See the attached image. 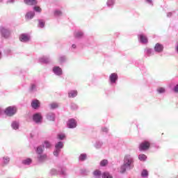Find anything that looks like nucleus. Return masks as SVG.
I'll use <instances>...</instances> for the list:
<instances>
[{"label":"nucleus","mask_w":178,"mask_h":178,"mask_svg":"<svg viewBox=\"0 0 178 178\" xmlns=\"http://www.w3.org/2000/svg\"><path fill=\"white\" fill-rule=\"evenodd\" d=\"M80 161H86L87 159V154H81L79 156Z\"/></svg>","instance_id":"obj_29"},{"label":"nucleus","mask_w":178,"mask_h":178,"mask_svg":"<svg viewBox=\"0 0 178 178\" xmlns=\"http://www.w3.org/2000/svg\"><path fill=\"white\" fill-rule=\"evenodd\" d=\"M31 162H33L31 159H26L22 161V163H24V165H30Z\"/></svg>","instance_id":"obj_22"},{"label":"nucleus","mask_w":178,"mask_h":178,"mask_svg":"<svg viewBox=\"0 0 178 178\" xmlns=\"http://www.w3.org/2000/svg\"><path fill=\"white\" fill-rule=\"evenodd\" d=\"M59 140H63L65 138V135H58Z\"/></svg>","instance_id":"obj_38"},{"label":"nucleus","mask_w":178,"mask_h":178,"mask_svg":"<svg viewBox=\"0 0 178 178\" xmlns=\"http://www.w3.org/2000/svg\"><path fill=\"white\" fill-rule=\"evenodd\" d=\"M1 33L4 38H9V37H10V31H9V29L1 28Z\"/></svg>","instance_id":"obj_5"},{"label":"nucleus","mask_w":178,"mask_h":178,"mask_svg":"<svg viewBox=\"0 0 178 178\" xmlns=\"http://www.w3.org/2000/svg\"><path fill=\"white\" fill-rule=\"evenodd\" d=\"M42 120V117L40 114L37 113L33 115V120L35 122V123H40Z\"/></svg>","instance_id":"obj_10"},{"label":"nucleus","mask_w":178,"mask_h":178,"mask_svg":"<svg viewBox=\"0 0 178 178\" xmlns=\"http://www.w3.org/2000/svg\"><path fill=\"white\" fill-rule=\"evenodd\" d=\"M108 165V160L104 159L100 162V165L102 166H106Z\"/></svg>","instance_id":"obj_28"},{"label":"nucleus","mask_w":178,"mask_h":178,"mask_svg":"<svg viewBox=\"0 0 178 178\" xmlns=\"http://www.w3.org/2000/svg\"><path fill=\"white\" fill-rule=\"evenodd\" d=\"M147 52H148V54H149L151 52V49H148Z\"/></svg>","instance_id":"obj_44"},{"label":"nucleus","mask_w":178,"mask_h":178,"mask_svg":"<svg viewBox=\"0 0 178 178\" xmlns=\"http://www.w3.org/2000/svg\"><path fill=\"white\" fill-rule=\"evenodd\" d=\"M142 177H148V170H143L141 172Z\"/></svg>","instance_id":"obj_24"},{"label":"nucleus","mask_w":178,"mask_h":178,"mask_svg":"<svg viewBox=\"0 0 178 178\" xmlns=\"http://www.w3.org/2000/svg\"><path fill=\"white\" fill-rule=\"evenodd\" d=\"M59 152H60V150L56 149V150L54 152V155H55V156H58V155H59Z\"/></svg>","instance_id":"obj_37"},{"label":"nucleus","mask_w":178,"mask_h":178,"mask_svg":"<svg viewBox=\"0 0 178 178\" xmlns=\"http://www.w3.org/2000/svg\"><path fill=\"white\" fill-rule=\"evenodd\" d=\"M44 147H45L46 148H51V143H49V142L48 141H44Z\"/></svg>","instance_id":"obj_31"},{"label":"nucleus","mask_w":178,"mask_h":178,"mask_svg":"<svg viewBox=\"0 0 178 178\" xmlns=\"http://www.w3.org/2000/svg\"><path fill=\"white\" fill-rule=\"evenodd\" d=\"M158 92H159V94H162V92H165V88H159L157 89Z\"/></svg>","instance_id":"obj_35"},{"label":"nucleus","mask_w":178,"mask_h":178,"mask_svg":"<svg viewBox=\"0 0 178 178\" xmlns=\"http://www.w3.org/2000/svg\"><path fill=\"white\" fill-rule=\"evenodd\" d=\"M174 91H175V92H178V85H177V86L174 88Z\"/></svg>","instance_id":"obj_39"},{"label":"nucleus","mask_w":178,"mask_h":178,"mask_svg":"<svg viewBox=\"0 0 178 178\" xmlns=\"http://www.w3.org/2000/svg\"><path fill=\"white\" fill-rule=\"evenodd\" d=\"M151 146V144L149 142L145 141L140 143L139 146L140 151H147V149H149V147Z\"/></svg>","instance_id":"obj_3"},{"label":"nucleus","mask_w":178,"mask_h":178,"mask_svg":"<svg viewBox=\"0 0 178 178\" xmlns=\"http://www.w3.org/2000/svg\"><path fill=\"white\" fill-rule=\"evenodd\" d=\"M0 2H2V0H0Z\"/></svg>","instance_id":"obj_46"},{"label":"nucleus","mask_w":178,"mask_h":178,"mask_svg":"<svg viewBox=\"0 0 178 178\" xmlns=\"http://www.w3.org/2000/svg\"><path fill=\"white\" fill-rule=\"evenodd\" d=\"M127 168L129 167H127L126 165H124V164H123V165L120 168V173H124Z\"/></svg>","instance_id":"obj_27"},{"label":"nucleus","mask_w":178,"mask_h":178,"mask_svg":"<svg viewBox=\"0 0 178 178\" xmlns=\"http://www.w3.org/2000/svg\"><path fill=\"white\" fill-rule=\"evenodd\" d=\"M116 80H118V74L113 73L110 76L111 83H116Z\"/></svg>","instance_id":"obj_13"},{"label":"nucleus","mask_w":178,"mask_h":178,"mask_svg":"<svg viewBox=\"0 0 178 178\" xmlns=\"http://www.w3.org/2000/svg\"><path fill=\"white\" fill-rule=\"evenodd\" d=\"M69 98H74L77 97V90H71L68 92Z\"/></svg>","instance_id":"obj_15"},{"label":"nucleus","mask_w":178,"mask_h":178,"mask_svg":"<svg viewBox=\"0 0 178 178\" xmlns=\"http://www.w3.org/2000/svg\"><path fill=\"white\" fill-rule=\"evenodd\" d=\"M148 3H152V0H146Z\"/></svg>","instance_id":"obj_41"},{"label":"nucleus","mask_w":178,"mask_h":178,"mask_svg":"<svg viewBox=\"0 0 178 178\" xmlns=\"http://www.w3.org/2000/svg\"><path fill=\"white\" fill-rule=\"evenodd\" d=\"M155 52H163V45L159 43H156L154 46Z\"/></svg>","instance_id":"obj_7"},{"label":"nucleus","mask_w":178,"mask_h":178,"mask_svg":"<svg viewBox=\"0 0 178 178\" xmlns=\"http://www.w3.org/2000/svg\"><path fill=\"white\" fill-rule=\"evenodd\" d=\"M67 126L69 129H74L77 126V122H76V120L72 118L67 122Z\"/></svg>","instance_id":"obj_4"},{"label":"nucleus","mask_w":178,"mask_h":178,"mask_svg":"<svg viewBox=\"0 0 178 178\" xmlns=\"http://www.w3.org/2000/svg\"><path fill=\"white\" fill-rule=\"evenodd\" d=\"M35 13L33 12H29L26 13V20H30L31 19H33L34 17Z\"/></svg>","instance_id":"obj_16"},{"label":"nucleus","mask_w":178,"mask_h":178,"mask_svg":"<svg viewBox=\"0 0 178 178\" xmlns=\"http://www.w3.org/2000/svg\"><path fill=\"white\" fill-rule=\"evenodd\" d=\"M72 48H76L75 44H72Z\"/></svg>","instance_id":"obj_45"},{"label":"nucleus","mask_w":178,"mask_h":178,"mask_svg":"<svg viewBox=\"0 0 178 178\" xmlns=\"http://www.w3.org/2000/svg\"><path fill=\"white\" fill-rule=\"evenodd\" d=\"M55 16H60L62 15V12L60 10H56L54 12Z\"/></svg>","instance_id":"obj_36"},{"label":"nucleus","mask_w":178,"mask_h":178,"mask_svg":"<svg viewBox=\"0 0 178 178\" xmlns=\"http://www.w3.org/2000/svg\"><path fill=\"white\" fill-rule=\"evenodd\" d=\"M34 88H35V85H32L31 86V90H34Z\"/></svg>","instance_id":"obj_42"},{"label":"nucleus","mask_w":178,"mask_h":178,"mask_svg":"<svg viewBox=\"0 0 178 178\" xmlns=\"http://www.w3.org/2000/svg\"><path fill=\"white\" fill-rule=\"evenodd\" d=\"M139 37H140V41L143 44H147L148 42V38H147V36L141 34L139 35Z\"/></svg>","instance_id":"obj_12"},{"label":"nucleus","mask_w":178,"mask_h":178,"mask_svg":"<svg viewBox=\"0 0 178 178\" xmlns=\"http://www.w3.org/2000/svg\"><path fill=\"white\" fill-rule=\"evenodd\" d=\"M16 112H17V108L14 106H9L5 111V113L7 116H13Z\"/></svg>","instance_id":"obj_2"},{"label":"nucleus","mask_w":178,"mask_h":178,"mask_svg":"<svg viewBox=\"0 0 178 178\" xmlns=\"http://www.w3.org/2000/svg\"><path fill=\"white\" fill-rule=\"evenodd\" d=\"M138 159H140V161H147V156L145 154H140L138 156Z\"/></svg>","instance_id":"obj_23"},{"label":"nucleus","mask_w":178,"mask_h":178,"mask_svg":"<svg viewBox=\"0 0 178 178\" xmlns=\"http://www.w3.org/2000/svg\"><path fill=\"white\" fill-rule=\"evenodd\" d=\"M101 171L99 170H96L94 171L93 175L95 177H101Z\"/></svg>","instance_id":"obj_21"},{"label":"nucleus","mask_w":178,"mask_h":178,"mask_svg":"<svg viewBox=\"0 0 178 178\" xmlns=\"http://www.w3.org/2000/svg\"><path fill=\"white\" fill-rule=\"evenodd\" d=\"M10 161V159L9 157H8V156L3 157L4 165H8V163H9Z\"/></svg>","instance_id":"obj_26"},{"label":"nucleus","mask_w":178,"mask_h":178,"mask_svg":"<svg viewBox=\"0 0 178 178\" xmlns=\"http://www.w3.org/2000/svg\"><path fill=\"white\" fill-rule=\"evenodd\" d=\"M134 162V161H133V158H131V156H130V155L125 156V157L124 159V166H127V168H129L130 169V166H131V165H133Z\"/></svg>","instance_id":"obj_1"},{"label":"nucleus","mask_w":178,"mask_h":178,"mask_svg":"<svg viewBox=\"0 0 178 178\" xmlns=\"http://www.w3.org/2000/svg\"><path fill=\"white\" fill-rule=\"evenodd\" d=\"M19 40L22 42H27L28 41H30V37L26 34H22L19 36Z\"/></svg>","instance_id":"obj_6"},{"label":"nucleus","mask_w":178,"mask_h":178,"mask_svg":"<svg viewBox=\"0 0 178 178\" xmlns=\"http://www.w3.org/2000/svg\"><path fill=\"white\" fill-rule=\"evenodd\" d=\"M43 152H44V148L42 146L38 147L36 150L37 154H38L39 155H41V154H42Z\"/></svg>","instance_id":"obj_19"},{"label":"nucleus","mask_w":178,"mask_h":178,"mask_svg":"<svg viewBox=\"0 0 178 178\" xmlns=\"http://www.w3.org/2000/svg\"><path fill=\"white\" fill-rule=\"evenodd\" d=\"M31 106L33 109H37V108H40V101L38 100H33L31 102Z\"/></svg>","instance_id":"obj_11"},{"label":"nucleus","mask_w":178,"mask_h":178,"mask_svg":"<svg viewBox=\"0 0 178 178\" xmlns=\"http://www.w3.org/2000/svg\"><path fill=\"white\" fill-rule=\"evenodd\" d=\"M55 147L56 149H58L59 151H60L61 148H63V143L62 142H58Z\"/></svg>","instance_id":"obj_18"},{"label":"nucleus","mask_w":178,"mask_h":178,"mask_svg":"<svg viewBox=\"0 0 178 178\" xmlns=\"http://www.w3.org/2000/svg\"><path fill=\"white\" fill-rule=\"evenodd\" d=\"M24 3H26V5H29V6H33L38 3V1H37V0H24Z\"/></svg>","instance_id":"obj_8"},{"label":"nucleus","mask_w":178,"mask_h":178,"mask_svg":"<svg viewBox=\"0 0 178 178\" xmlns=\"http://www.w3.org/2000/svg\"><path fill=\"white\" fill-rule=\"evenodd\" d=\"M113 3H115L114 0H108V1H107L108 6H112V5H113Z\"/></svg>","instance_id":"obj_33"},{"label":"nucleus","mask_w":178,"mask_h":178,"mask_svg":"<svg viewBox=\"0 0 178 178\" xmlns=\"http://www.w3.org/2000/svg\"><path fill=\"white\" fill-rule=\"evenodd\" d=\"M102 130H103V131H106V132L108 131V129H106V128H104Z\"/></svg>","instance_id":"obj_43"},{"label":"nucleus","mask_w":178,"mask_h":178,"mask_svg":"<svg viewBox=\"0 0 178 178\" xmlns=\"http://www.w3.org/2000/svg\"><path fill=\"white\" fill-rule=\"evenodd\" d=\"M51 108V109H56L58 108V104L56 103H52L50 104Z\"/></svg>","instance_id":"obj_32"},{"label":"nucleus","mask_w":178,"mask_h":178,"mask_svg":"<svg viewBox=\"0 0 178 178\" xmlns=\"http://www.w3.org/2000/svg\"><path fill=\"white\" fill-rule=\"evenodd\" d=\"M12 127L13 129H14L15 130H17V129H19V123L14 122L12 124Z\"/></svg>","instance_id":"obj_25"},{"label":"nucleus","mask_w":178,"mask_h":178,"mask_svg":"<svg viewBox=\"0 0 178 178\" xmlns=\"http://www.w3.org/2000/svg\"><path fill=\"white\" fill-rule=\"evenodd\" d=\"M102 178H113V177L108 172H105L102 175Z\"/></svg>","instance_id":"obj_17"},{"label":"nucleus","mask_w":178,"mask_h":178,"mask_svg":"<svg viewBox=\"0 0 178 178\" xmlns=\"http://www.w3.org/2000/svg\"><path fill=\"white\" fill-rule=\"evenodd\" d=\"M34 10H35V12H38L39 13H41V11L42 10L40 6H35L33 8Z\"/></svg>","instance_id":"obj_34"},{"label":"nucleus","mask_w":178,"mask_h":178,"mask_svg":"<svg viewBox=\"0 0 178 178\" xmlns=\"http://www.w3.org/2000/svg\"><path fill=\"white\" fill-rule=\"evenodd\" d=\"M45 26V22H44L42 19L39 20V27H44Z\"/></svg>","instance_id":"obj_30"},{"label":"nucleus","mask_w":178,"mask_h":178,"mask_svg":"<svg viewBox=\"0 0 178 178\" xmlns=\"http://www.w3.org/2000/svg\"><path fill=\"white\" fill-rule=\"evenodd\" d=\"M53 72L55 73L57 76L62 75V68L60 67H54L53 68Z\"/></svg>","instance_id":"obj_9"},{"label":"nucleus","mask_w":178,"mask_h":178,"mask_svg":"<svg viewBox=\"0 0 178 178\" xmlns=\"http://www.w3.org/2000/svg\"><path fill=\"white\" fill-rule=\"evenodd\" d=\"M38 159L39 162H44V161H47V159H48V156L47 154H40L38 156Z\"/></svg>","instance_id":"obj_14"},{"label":"nucleus","mask_w":178,"mask_h":178,"mask_svg":"<svg viewBox=\"0 0 178 178\" xmlns=\"http://www.w3.org/2000/svg\"><path fill=\"white\" fill-rule=\"evenodd\" d=\"M83 35L84 33H83V32L81 31H78L75 33L76 38H81V37H83Z\"/></svg>","instance_id":"obj_20"},{"label":"nucleus","mask_w":178,"mask_h":178,"mask_svg":"<svg viewBox=\"0 0 178 178\" xmlns=\"http://www.w3.org/2000/svg\"><path fill=\"white\" fill-rule=\"evenodd\" d=\"M63 60H65V58L64 57L60 58V62H62Z\"/></svg>","instance_id":"obj_40"},{"label":"nucleus","mask_w":178,"mask_h":178,"mask_svg":"<svg viewBox=\"0 0 178 178\" xmlns=\"http://www.w3.org/2000/svg\"><path fill=\"white\" fill-rule=\"evenodd\" d=\"M0 113H1V110H0Z\"/></svg>","instance_id":"obj_47"}]
</instances>
